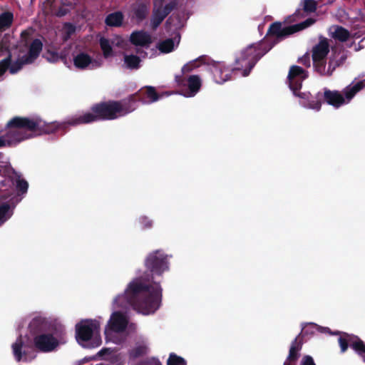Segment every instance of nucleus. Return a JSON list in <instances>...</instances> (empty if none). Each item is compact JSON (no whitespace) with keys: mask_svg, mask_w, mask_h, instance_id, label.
I'll return each instance as SVG.
<instances>
[{"mask_svg":"<svg viewBox=\"0 0 365 365\" xmlns=\"http://www.w3.org/2000/svg\"><path fill=\"white\" fill-rule=\"evenodd\" d=\"M144 264L151 274L138 273L128 284L124 292L114 298V304L125 307L130 304L138 313L150 315L161 306L162 288L155 277L169 270L168 256L163 250H156L148 254Z\"/></svg>","mask_w":365,"mask_h":365,"instance_id":"obj_1","label":"nucleus"},{"mask_svg":"<svg viewBox=\"0 0 365 365\" xmlns=\"http://www.w3.org/2000/svg\"><path fill=\"white\" fill-rule=\"evenodd\" d=\"M316 22L313 18L291 26H282L281 22L270 24L266 36L257 44H251L242 51L240 56L235 59V70L242 71V76H248L258 61L269 52L277 43L292 34L304 30Z\"/></svg>","mask_w":365,"mask_h":365,"instance_id":"obj_2","label":"nucleus"},{"mask_svg":"<svg viewBox=\"0 0 365 365\" xmlns=\"http://www.w3.org/2000/svg\"><path fill=\"white\" fill-rule=\"evenodd\" d=\"M29 33L24 31L21 34V42L16 46L15 51H10L16 46V40L10 35H6L0 43V56L4 51H9L8 57L0 61V76L7 69L10 73L15 74L19 71L24 65L32 63L39 56L42 51L43 44L39 39H34L29 46L28 41Z\"/></svg>","mask_w":365,"mask_h":365,"instance_id":"obj_3","label":"nucleus"},{"mask_svg":"<svg viewBox=\"0 0 365 365\" xmlns=\"http://www.w3.org/2000/svg\"><path fill=\"white\" fill-rule=\"evenodd\" d=\"M62 124L57 121L47 123L38 116L14 117L6 124V134L0 135V148L12 145L42 133H52Z\"/></svg>","mask_w":365,"mask_h":365,"instance_id":"obj_4","label":"nucleus"},{"mask_svg":"<svg viewBox=\"0 0 365 365\" xmlns=\"http://www.w3.org/2000/svg\"><path fill=\"white\" fill-rule=\"evenodd\" d=\"M137 106V101L133 96H131L128 101H107L97 103L91 107L89 112L77 114L64 122H58L62 125L56 130L65 129L67 125H77L98 120H114L134 111Z\"/></svg>","mask_w":365,"mask_h":365,"instance_id":"obj_5","label":"nucleus"},{"mask_svg":"<svg viewBox=\"0 0 365 365\" xmlns=\"http://www.w3.org/2000/svg\"><path fill=\"white\" fill-rule=\"evenodd\" d=\"M132 307L131 304L125 307H118L114 304V299L112 302L113 312L104 327V336L106 342L120 345L123 344L128 336L136 329V325L131 322L129 317L120 309H126Z\"/></svg>","mask_w":365,"mask_h":365,"instance_id":"obj_6","label":"nucleus"},{"mask_svg":"<svg viewBox=\"0 0 365 365\" xmlns=\"http://www.w3.org/2000/svg\"><path fill=\"white\" fill-rule=\"evenodd\" d=\"M101 317L83 319L76 324V337L80 345L86 348H94L101 345Z\"/></svg>","mask_w":365,"mask_h":365,"instance_id":"obj_7","label":"nucleus"},{"mask_svg":"<svg viewBox=\"0 0 365 365\" xmlns=\"http://www.w3.org/2000/svg\"><path fill=\"white\" fill-rule=\"evenodd\" d=\"M13 184L10 179L0 181V226L12 217L16 206L21 201L14 193Z\"/></svg>","mask_w":365,"mask_h":365,"instance_id":"obj_8","label":"nucleus"},{"mask_svg":"<svg viewBox=\"0 0 365 365\" xmlns=\"http://www.w3.org/2000/svg\"><path fill=\"white\" fill-rule=\"evenodd\" d=\"M202 65L210 66L214 79L217 83H222L229 79L230 74L228 72L230 70L225 68L224 63L214 61L206 55H202L184 64V73L192 72Z\"/></svg>","mask_w":365,"mask_h":365,"instance_id":"obj_9","label":"nucleus"},{"mask_svg":"<svg viewBox=\"0 0 365 365\" xmlns=\"http://www.w3.org/2000/svg\"><path fill=\"white\" fill-rule=\"evenodd\" d=\"M365 86L364 81H360L354 85L346 86L343 94L339 91H331L324 88L322 93L323 101L334 108H339L347 102H349L354 96Z\"/></svg>","mask_w":365,"mask_h":365,"instance_id":"obj_10","label":"nucleus"},{"mask_svg":"<svg viewBox=\"0 0 365 365\" xmlns=\"http://www.w3.org/2000/svg\"><path fill=\"white\" fill-rule=\"evenodd\" d=\"M1 158L3 157L0 155ZM0 175L4 176V180L10 179L13 182L12 188L14 193L18 198L21 200L22 197L20 195L27 192L29 184L13 170L6 159L5 160H0Z\"/></svg>","mask_w":365,"mask_h":365,"instance_id":"obj_11","label":"nucleus"},{"mask_svg":"<svg viewBox=\"0 0 365 365\" xmlns=\"http://www.w3.org/2000/svg\"><path fill=\"white\" fill-rule=\"evenodd\" d=\"M309 76L308 71L299 66H292L287 76L289 87L293 94L300 98H308L309 94L300 92L303 81Z\"/></svg>","mask_w":365,"mask_h":365,"instance_id":"obj_12","label":"nucleus"},{"mask_svg":"<svg viewBox=\"0 0 365 365\" xmlns=\"http://www.w3.org/2000/svg\"><path fill=\"white\" fill-rule=\"evenodd\" d=\"M11 349L16 361H27L35 358L31 340L27 335H19L11 344Z\"/></svg>","mask_w":365,"mask_h":365,"instance_id":"obj_13","label":"nucleus"},{"mask_svg":"<svg viewBox=\"0 0 365 365\" xmlns=\"http://www.w3.org/2000/svg\"><path fill=\"white\" fill-rule=\"evenodd\" d=\"M334 335L340 334L338 342L340 346L341 352L344 353L347 351L349 346L362 358L365 363V343L358 336L350 334L346 332L335 331Z\"/></svg>","mask_w":365,"mask_h":365,"instance_id":"obj_14","label":"nucleus"},{"mask_svg":"<svg viewBox=\"0 0 365 365\" xmlns=\"http://www.w3.org/2000/svg\"><path fill=\"white\" fill-rule=\"evenodd\" d=\"M72 60L76 68L80 70H93L100 68L103 61L93 58L86 51L76 50L72 53Z\"/></svg>","mask_w":365,"mask_h":365,"instance_id":"obj_15","label":"nucleus"},{"mask_svg":"<svg viewBox=\"0 0 365 365\" xmlns=\"http://www.w3.org/2000/svg\"><path fill=\"white\" fill-rule=\"evenodd\" d=\"M51 326L49 319L42 312H35L31 314L29 329L33 334H38L47 331Z\"/></svg>","mask_w":365,"mask_h":365,"instance_id":"obj_16","label":"nucleus"},{"mask_svg":"<svg viewBox=\"0 0 365 365\" xmlns=\"http://www.w3.org/2000/svg\"><path fill=\"white\" fill-rule=\"evenodd\" d=\"M99 44L103 51V56L107 58L113 55V48H125L126 41L121 36L115 35L110 38L101 37L99 38Z\"/></svg>","mask_w":365,"mask_h":365,"instance_id":"obj_17","label":"nucleus"},{"mask_svg":"<svg viewBox=\"0 0 365 365\" xmlns=\"http://www.w3.org/2000/svg\"><path fill=\"white\" fill-rule=\"evenodd\" d=\"M34 343L36 349L43 352L53 351L58 344L56 339L51 334H41L36 336Z\"/></svg>","mask_w":365,"mask_h":365,"instance_id":"obj_18","label":"nucleus"},{"mask_svg":"<svg viewBox=\"0 0 365 365\" xmlns=\"http://www.w3.org/2000/svg\"><path fill=\"white\" fill-rule=\"evenodd\" d=\"M316 331H329L331 334H334V332H331L329 329L327 327H322L318 326L317 324L314 323H308L306 324L302 329L301 332L296 336V338L292 341L291 346L293 344H300L301 345V349H302V346L304 344L303 338L305 336L308 335H313Z\"/></svg>","mask_w":365,"mask_h":365,"instance_id":"obj_19","label":"nucleus"},{"mask_svg":"<svg viewBox=\"0 0 365 365\" xmlns=\"http://www.w3.org/2000/svg\"><path fill=\"white\" fill-rule=\"evenodd\" d=\"M175 4L170 3L166 4L165 6L163 5L158 6L157 2H155L153 14L151 19V26L153 29H156L164 20L165 16L174 8Z\"/></svg>","mask_w":365,"mask_h":365,"instance_id":"obj_20","label":"nucleus"},{"mask_svg":"<svg viewBox=\"0 0 365 365\" xmlns=\"http://www.w3.org/2000/svg\"><path fill=\"white\" fill-rule=\"evenodd\" d=\"M202 81L198 75H190L186 79V84L184 83V97H194L200 90Z\"/></svg>","mask_w":365,"mask_h":365,"instance_id":"obj_21","label":"nucleus"},{"mask_svg":"<svg viewBox=\"0 0 365 365\" xmlns=\"http://www.w3.org/2000/svg\"><path fill=\"white\" fill-rule=\"evenodd\" d=\"M149 351V343L148 339L139 336L136 339L134 346L129 350L128 354L130 359H135L147 354Z\"/></svg>","mask_w":365,"mask_h":365,"instance_id":"obj_22","label":"nucleus"},{"mask_svg":"<svg viewBox=\"0 0 365 365\" xmlns=\"http://www.w3.org/2000/svg\"><path fill=\"white\" fill-rule=\"evenodd\" d=\"M139 95L141 103L144 105H148L158 101L160 97L164 96H168L170 93L165 92L161 96H159L153 87L147 86L144 90L140 91Z\"/></svg>","mask_w":365,"mask_h":365,"instance_id":"obj_23","label":"nucleus"},{"mask_svg":"<svg viewBox=\"0 0 365 365\" xmlns=\"http://www.w3.org/2000/svg\"><path fill=\"white\" fill-rule=\"evenodd\" d=\"M329 52V44L326 38L320 39L319 42L312 48V61L326 59Z\"/></svg>","mask_w":365,"mask_h":365,"instance_id":"obj_24","label":"nucleus"},{"mask_svg":"<svg viewBox=\"0 0 365 365\" xmlns=\"http://www.w3.org/2000/svg\"><path fill=\"white\" fill-rule=\"evenodd\" d=\"M130 39L133 44L142 47H147L152 42L150 35L143 31L133 32Z\"/></svg>","mask_w":365,"mask_h":365,"instance_id":"obj_25","label":"nucleus"},{"mask_svg":"<svg viewBox=\"0 0 365 365\" xmlns=\"http://www.w3.org/2000/svg\"><path fill=\"white\" fill-rule=\"evenodd\" d=\"M307 93L309 94L308 98H304L307 101L306 106L310 109L319 110L323 101L322 93L318 92L315 96H312L310 93Z\"/></svg>","mask_w":365,"mask_h":365,"instance_id":"obj_26","label":"nucleus"},{"mask_svg":"<svg viewBox=\"0 0 365 365\" xmlns=\"http://www.w3.org/2000/svg\"><path fill=\"white\" fill-rule=\"evenodd\" d=\"M141 59L133 54H124L123 66L130 70H137L140 67Z\"/></svg>","mask_w":365,"mask_h":365,"instance_id":"obj_27","label":"nucleus"},{"mask_svg":"<svg viewBox=\"0 0 365 365\" xmlns=\"http://www.w3.org/2000/svg\"><path fill=\"white\" fill-rule=\"evenodd\" d=\"M334 31L331 33V36L334 39L340 42H346L350 38V32L341 26H334Z\"/></svg>","mask_w":365,"mask_h":365,"instance_id":"obj_28","label":"nucleus"},{"mask_svg":"<svg viewBox=\"0 0 365 365\" xmlns=\"http://www.w3.org/2000/svg\"><path fill=\"white\" fill-rule=\"evenodd\" d=\"M301 345L293 344L290 346L289 354L283 365H296L297 361L300 357Z\"/></svg>","mask_w":365,"mask_h":365,"instance_id":"obj_29","label":"nucleus"},{"mask_svg":"<svg viewBox=\"0 0 365 365\" xmlns=\"http://www.w3.org/2000/svg\"><path fill=\"white\" fill-rule=\"evenodd\" d=\"M180 38L179 37L178 41H175L172 38H168L164 41L159 42L157 45V48L163 53H168L172 52L175 48L178 46L180 43Z\"/></svg>","mask_w":365,"mask_h":365,"instance_id":"obj_30","label":"nucleus"},{"mask_svg":"<svg viewBox=\"0 0 365 365\" xmlns=\"http://www.w3.org/2000/svg\"><path fill=\"white\" fill-rule=\"evenodd\" d=\"M14 15L10 11H6L0 14V32L9 29L13 22Z\"/></svg>","mask_w":365,"mask_h":365,"instance_id":"obj_31","label":"nucleus"},{"mask_svg":"<svg viewBox=\"0 0 365 365\" xmlns=\"http://www.w3.org/2000/svg\"><path fill=\"white\" fill-rule=\"evenodd\" d=\"M123 16L121 12L117 11L110 14L106 19V23L108 26H118L122 24Z\"/></svg>","mask_w":365,"mask_h":365,"instance_id":"obj_32","label":"nucleus"},{"mask_svg":"<svg viewBox=\"0 0 365 365\" xmlns=\"http://www.w3.org/2000/svg\"><path fill=\"white\" fill-rule=\"evenodd\" d=\"M149 12L148 7L145 4H138L133 9L134 17L138 21L144 19Z\"/></svg>","mask_w":365,"mask_h":365,"instance_id":"obj_33","label":"nucleus"},{"mask_svg":"<svg viewBox=\"0 0 365 365\" xmlns=\"http://www.w3.org/2000/svg\"><path fill=\"white\" fill-rule=\"evenodd\" d=\"M301 6L304 13L307 14H312L317 11V1L316 0H302L301 1Z\"/></svg>","mask_w":365,"mask_h":365,"instance_id":"obj_34","label":"nucleus"},{"mask_svg":"<svg viewBox=\"0 0 365 365\" xmlns=\"http://www.w3.org/2000/svg\"><path fill=\"white\" fill-rule=\"evenodd\" d=\"M137 222L142 230H150L153 226V220L145 215L140 216Z\"/></svg>","mask_w":365,"mask_h":365,"instance_id":"obj_35","label":"nucleus"},{"mask_svg":"<svg viewBox=\"0 0 365 365\" xmlns=\"http://www.w3.org/2000/svg\"><path fill=\"white\" fill-rule=\"evenodd\" d=\"M315 71L321 76H327L326 59L313 61Z\"/></svg>","mask_w":365,"mask_h":365,"instance_id":"obj_36","label":"nucleus"},{"mask_svg":"<svg viewBox=\"0 0 365 365\" xmlns=\"http://www.w3.org/2000/svg\"><path fill=\"white\" fill-rule=\"evenodd\" d=\"M98 354L101 356H104L106 359H112L113 357L114 356H116V353L115 351H114V349H110V348H104V349H102Z\"/></svg>","mask_w":365,"mask_h":365,"instance_id":"obj_37","label":"nucleus"},{"mask_svg":"<svg viewBox=\"0 0 365 365\" xmlns=\"http://www.w3.org/2000/svg\"><path fill=\"white\" fill-rule=\"evenodd\" d=\"M167 364L168 365H182V359L177 356L174 354H170Z\"/></svg>","mask_w":365,"mask_h":365,"instance_id":"obj_38","label":"nucleus"},{"mask_svg":"<svg viewBox=\"0 0 365 365\" xmlns=\"http://www.w3.org/2000/svg\"><path fill=\"white\" fill-rule=\"evenodd\" d=\"M75 31V27L71 24H65L63 27V33L65 34L64 38L67 39L71 34Z\"/></svg>","mask_w":365,"mask_h":365,"instance_id":"obj_39","label":"nucleus"},{"mask_svg":"<svg viewBox=\"0 0 365 365\" xmlns=\"http://www.w3.org/2000/svg\"><path fill=\"white\" fill-rule=\"evenodd\" d=\"M339 66H340V63H337V62L330 58L328 63V69L327 70V76H331L336 68Z\"/></svg>","mask_w":365,"mask_h":365,"instance_id":"obj_40","label":"nucleus"},{"mask_svg":"<svg viewBox=\"0 0 365 365\" xmlns=\"http://www.w3.org/2000/svg\"><path fill=\"white\" fill-rule=\"evenodd\" d=\"M299 365H316V364L311 356L304 355L302 357Z\"/></svg>","mask_w":365,"mask_h":365,"instance_id":"obj_41","label":"nucleus"},{"mask_svg":"<svg viewBox=\"0 0 365 365\" xmlns=\"http://www.w3.org/2000/svg\"><path fill=\"white\" fill-rule=\"evenodd\" d=\"M299 63L302 65L309 67L310 66V56L309 53H305L302 57L299 58L298 60Z\"/></svg>","mask_w":365,"mask_h":365,"instance_id":"obj_42","label":"nucleus"},{"mask_svg":"<svg viewBox=\"0 0 365 365\" xmlns=\"http://www.w3.org/2000/svg\"><path fill=\"white\" fill-rule=\"evenodd\" d=\"M293 16H294L296 19L304 17V15L302 13V10L297 9L294 14H293Z\"/></svg>","mask_w":365,"mask_h":365,"instance_id":"obj_43","label":"nucleus"},{"mask_svg":"<svg viewBox=\"0 0 365 365\" xmlns=\"http://www.w3.org/2000/svg\"><path fill=\"white\" fill-rule=\"evenodd\" d=\"M346 58V56L343 55L340 57V58L337 61H335L336 62H337V63H340V66L342 65L344 63V62L345 61Z\"/></svg>","mask_w":365,"mask_h":365,"instance_id":"obj_44","label":"nucleus"},{"mask_svg":"<svg viewBox=\"0 0 365 365\" xmlns=\"http://www.w3.org/2000/svg\"><path fill=\"white\" fill-rule=\"evenodd\" d=\"M175 82H176L178 85L181 84V83H182V78L181 76H180V75H176V76H175Z\"/></svg>","mask_w":365,"mask_h":365,"instance_id":"obj_45","label":"nucleus"},{"mask_svg":"<svg viewBox=\"0 0 365 365\" xmlns=\"http://www.w3.org/2000/svg\"><path fill=\"white\" fill-rule=\"evenodd\" d=\"M155 365H161V364L158 361H155Z\"/></svg>","mask_w":365,"mask_h":365,"instance_id":"obj_46","label":"nucleus"},{"mask_svg":"<svg viewBox=\"0 0 365 365\" xmlns=\"http://www.w3.org/2000/svg\"><path fill=\"white\" fill-rule=\"evenodd\" d=\"M184 365H186V362H185V360H184Z\"/></svg>","mask_w":365,"mask_h":365,"instance_id":"obj_47","label":"nucleus"}]
</instances>
